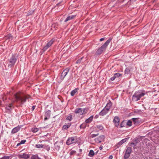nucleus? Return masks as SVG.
Segmentation results:
<instances>
[{
    "mask_svg": "<svg viewBox=\"0 0 159 159\" xmlns=\"http://www.w3.org/2000/svg\"><path fill=\"white\" fill-rule=\"evenodd\" d=\"M26 142V140H22L21 142H20V144H23L25 143V142Z\"/></svg>",
    "mask_w": 159,
    "mask_h": 159,
    "instance_id": "42",
    "label": "nucleus"
},
{
    "mask_svg": "<svg viewBox=\"0 0 159 159\" xmlns=\"http://www.w3.org/2000/svg\"><path fill=\"white\" fill-rule=\"evenodd\" d=\"M18 58V55L16 54L12 55L10 58L9 59L8 66L10 67H13L15 65Z\"/></svg>",
    "mask_w": 159,
    "mask_h": 159,
    "instance_id": "3",
    "label": "nucleus"
},
{
    "mask_svg": "<svg viewBox=\"0 0 159 159\" xmlns=\"http://www.w3.org/2000/svg\"><path fill=\"white\" fill-rule=\"evenodd\" d=\"M20 144H21L20 143H18L17 144V145L16 146H19L20 145Z\"/></svg>",
    "mask_w": 159,
    "mask_h": 159,
    "instance_id": "52",
    "label": "nucleus"
},
{
    "mask_svg": "<svg viewBox=\"0 0 159 159\" xmlns=\"http://www.w3.org/2000/svg\"><path fill=\"white\" fill-rule=\"evenodd\" d=\"M139 119V118H133L131 120H133L134 124L137 125L139 124L140 122V121L138 120Z\"/></svg>",
    "mask_w": 159,
    "mask_h": 159,
    "instance_id": "20",
    "label": "nucleus"
},
{
    "mask_svg": "<svg viewBox=\"0 0 159 159\" xmlns=\"http://www.w3.org/2000/svg\"><path fill=\"white\" fill-rule=\"evenodd\" d=\"M129 138L124 139L120 141L117 144V145H119V146H120V145L126 142L127 140L129 139Z\"/></svg>",
    "mask_w": 159,
    "mask_h": 159,
    "instance_id": "17",
    "label": "nucleus"
},
{
    "mask_svg": "<svg viewBox=\"0 0 159 159\" xmlns=\"http://www.w3.org/2000/svg\"><path fill=\"white\" fill-rule=\"evenodd\" d=\"M136 1V0H130V1L131 2H135Z\"/></svg>",
    "mask_w": 159,
    "mask_h": 159,
    "instance_id": "51",
    "label": "nucleus"
},
{
    "mask_svg": "<svg viewBox=\"0 0 159 159\" xmlns=\"http://www.w3.org/2000/svg\"><path fill=\"white\" fill-rule=\"evenodd\" d=\"M70 70V68H67L64 70L61 73V80H63L66 76Z\"/></svg>",
    "mask_w": 159,
    "mask_h": 159,
    "instance_id": "9",
    "label": "nucleus"
},
{
    "mask_svg": "<svg viewBox=\"0 0 159 159\" xmlns=\"http://www.w3.org/2000/svg\"><path fill=\"white\" fill-rule=\"evenodd\" d=\"M120 119L118 116H115L113 119V122L116 127H118L119 125Z\"/></svg>",
    "mask_w": 159,
    "mask_h": 159,
    "instance_id": "10",
    "label": "nucleus"
},
{
    "mask_svg": "<svg viewBox=\"0 0 159 159\" xmlns=\"http://www.w3.org/2000/svg\"><path fill=\"white\" fill-rule=\"evenodd\" d=\"M55 0H51V1H54Z\"/></svg>",
    "mask_w": 159,
    "mask_h": 159,
    "instance_id": "56",
    "label": "nucleus"
},
{
    "mask_svg": "<svg viewBox=\"0 0 159 159\" xmlns=\"http://www.w3.org/2000/svg\"><path fill=\"white\" fill-rule=\"evenodd\" d=\"M139 140L138 138L135 139L133 142H132L131 143V145H133V146L135 147L136 145L137 144L139 143Z\"/></svg>",
    "mask_w": 159,
    "mask_h": 159,
    "instance_id": "22",
    "label": "nucleus"
},
{
    "mask_svg": "<svg viewBox=\"0 0 159 159\" xmlns=\"http://www.w3.org/2000/svg\"><path fill=\"white\" fill-rule=\"evenodd\" d=\"M116 0H112V2H114V1H115Z\"/></svg>",
    "mask_w": 159,
    "mask_h": 159,
    "instance_id": "54",
    "label": "nucleus"
},
{
    "mask_svg": "<svg viewBox=\"0 0 159 159\" xmlns=\"http://www.w3.org/2000/svg\"><path fill=\"white\" fill-rule=\"evenodd\" d=\"M112 39L110 38L106 42L98 49L95 52L96 55H98L102 53L103 52L105 51L110 42L111 41Z\"/></svg>",
    "mask_w": 159,
    "mask_h": 159,
    "instance_id": "2",
    "label": "nucleus"
},
{
    "mask_svg": "<svg viewBox=\"0 0 159 159\" xmlns=\"http://www.w3.org/2000/svg\"><path fill=\"white\" fill-rule=\"evenodd\" d=\"M96 127L100 130H102L103 129V127L101 125H97L96 126Z\"/></svg>",
    "mask_w": 159,
    "mask_h": 159,
    "instance_id": "32",
    "label": "nucleus"
},
{
    "mask_svg": "<svg viewBox=\"0 0 159 159\" xmlns=\"http://www.w3.org/2000/svg\"><path fill=\"white\" fill-rule=\"evenodd\" d=\"M89 108L85 107L84 108H78L75 109L74 112L75 114H79L80 115H84L88 111Z\"/></svg>",
    "mask_w": 159,
    "mask_h": 159,
    "instance_id": "5",
    "label": "nucleus"
},
{
    "mask_svg": "<svg viewBox=\"0 0 159 159\" xmlns=\"http://www.w3.org/2000/svg\"><path fill=\"white\" fill-rule=\"evenodd\" d=\"M145 93L141 92L140 91L136 92L132 97V100L136 102L139 100L141 98L143 97Z\"/></svg>",
    "mask_w": 159,
    "mask_h": 159,
    "instance_id": "4",
    "label": "nucleus"
},
{
    "mask_svg": "<svg viewBox=\"0 0 159 159\" xmlns=\"http://www.w3.org/2000/svg\"><path fill=\"white\" fill-rule=\"evenodd\" d=\"M83 57H82L80 59L78 60L77 61H76V63L78 64V63H80L82 61V59H83Z\"/></svg>",
    "mask_w": 159,
    "mask_h": 159,
    "instance_id": "38",
    "label": "nucleus"
},
{
    "mask_svg": "<svg viewBox=\"0 0 159 159\" xmlns=\"http://www.w3.org/2000/svg\"><path fill=\"white\" fill-rule=\"evenodd\" d=\"M112 158H113V156L112 155L110 156L109 157V159H112Z\"/></svg>",
    "mask_w": 159,
    "mask_h": 159,
    "instance_id": "49",
    "label": "nucleus"
},
{
    "mask_svg": "<svg viewBox=\"0 0 159 159\" xmlns=\"http://www.w3.org/2000/svg\"><path fill=\"white\" fill-rule=\"evenodd\" d=\"M76 16V15H71L70 16H68L66 19H65V20H64L65 22H66L67 21H68L70 20H72L74 18L75 16Z\"/></svg>",
    "mask_w": 159,
    "mask_h": 159,
    "instance_id": "19",
    "label": "nucleus"
},
{
    "mask_svg": "<svg viewBox=\"0 0 159 159\" xmlns=\"http://www.w3.org/2000/svg\"><path fill=\"white\" fill-rule=\"evenodd\" d=\"M55 147L56 149H58V150H59L60 148V146L58 145L55 146Z\"/></svg>",
    "mask_w": 159,
    "mask_h": 159,
    "instance_id": "44",
    "label": "nucleus"
},
{
    "mask_svg": "<svg viewBox=\"0 0 159 159\" xmlns=\"http://www.w3.org/2000/svg\"><path fill=\"white\" fill-rule=\"evenodd\" d=\"M132 121L130 120H128L127 121H126V125L129 126H131L132 125Z\"/></svg>",
    "mask_w": 159,
    "mask_h": 159,
    "instance_id": "29",
    "label": "nucleus"
},
{
    "mask_svg": "<svg viewBox=\"0 0 159 159\" xmlns=\"http://www.w3.org/2000/svg\"><path fill=\"white\" fill-rule=\"evenodd\" d=\"M93 116H91L89 118L87 119L85 121V122L86 123H91L93 120Z\"/></svg>",
    "mask_w": 159,
    "mask_h": 159,
    "instance_id": "18",
    "label": "nucleus"
},
{
    "mask_svg": "<svg viewBox=\"0 0 159 159\" xmlns=\"http://www.w3.org/2000/svg\"><path fill=\"white\" fill-rule=\"evenodd\" d=\"M38 155L37 154L32 155L31 157V159H37Z\"/></svg>",
    "mask_w": 159,
    "mask_h": 159,
    "instance_id": "34",
    "label": "nucleus"
},
{
    "mask_svg": "<svg viewBox=\"0 0 159 159\" xmlns=\"http://www.w3.org/2000/svg\"><path fill=\"white\" fill-rule=\"evenodd\" d=\"M112 105V103L111 102V101H109V102L107 103L105 107L107 109H108V110L109 111L110 109V107H111Z\"/></svg>",
    "mask_w": 159,
    "mask_h": 159,
    "instance_id": "23",
    "label": "nucleus"
},
{
    "mask_svg": "<svg viewBox=\"0 0 159 159\" xmlns=\"http://www.w3.org/2000/svg\"><path fill=\"white\" fill-rule=\"evenodd\" d=\"M15 102L20 105L23 104L27 100L29 102V99L30 98V95L28 94H15L14 95Z\"/></svg>",
    "mask_w": 159,
    "mask_h": 159,
    "instance_id": "1",
    "label": "nucleus"
},
{
    "mask_svg": "<svg viewBox=\"0 0 159 159\" xmlns=\"http://www.w3.org/2000/svg\"><path fill=\"white\" fill-rule=\"evenodd\" d=\"M99 149L100 150H101L102 149V146H101L99 147Z\"/></svg>",
    "mask_w": 159,
    "mask_h": 159,
    "instance_id": "50",
    "label": "nucleus"
},
{
    "mask_svg": "<svg viewBox=\"0 0 159 159\" xmlns=\"http://www.w3.org/2000/svg\"><path fill=\"white\" fill-rule=\"evenodd\" d=\"M78 89L77 88L75 89L74 90H72L70 93V95L71 96H74L75 94L77 92Z\"/></svg>",
    "mask_w": 159,
    "mask_h": 159,
    "instance_id": "25",
    "label": "nucleus"
},
{
    "mask_svg": "<svg viewBox=\"0 0 159 159\" xmlns=\"http://www.w3.org/2000/svg\"><path fill=\"white\" fill-rule=\"evenodd\" d=\"M72 115H70L69 116H68L66 118V120H68L70 121H71L72 120Z\"/></svg>",
    "mask_w": 159,
    "mask_h": 159,
    "instance_id": "33",
    "label": "nucleus"
},
{
    "mask_svg": "<svg viewBox=\"0 0 159 159\" xmlns=\"http://www.w3.org/2000/svg\"><path fill=\"white\" fill-rule=\"evenodd\" d=\"M116 77L114 75V76L112 77H111V78H110V80H111V81H113L116 78Z\"/></svg>",
    "mask_w": 159,
    "mask_h": 159,
    "instance_id": "43",
    "label": "nucleus"
},
{
    "mask_svg": "<svg viewBox=\"0 0 159 159\" xmlns=\"http://www.w3.org/2000/svg\"><path fill=\"white\" fill-rule=\"evenodd\" d=\"M76 138L75 137H72L69 138L67 140L66 143L68 145H69L72 143H76Z\"/></svg>",
    "mask_w": 159,
    "mask_h": 159,
    "instance_id": "6",
    "label": "nucleus"
},
{
    "mask_svg": "<svg viewBox=\"0 0 159 159\" xmlns=\"http://www.w3.org/2000/svg\"><path fill=\"white\" fill-rule=\"evenodd\" d=\"M114 75L115 76L116 78L121 76L122 75V74L119 73H117L115 74Z\"/></svg>",
    "mask_w": 159,
    "mask_h": 159,
    "instance_id": "36",
    "label": "nucleus"
},
{
    "mask_svg": "<svg viewBox=\"0 0 159 159\" xmlns=\"http://www.w3.org/2000/svg\"><path fill=\"white\" fill-rule=\"evenodd\" d=\"M130 72V70L129 69L126 68L125 70V72L126 73L128 74Z\"/></svg>",
    "mask_w": 159,
    "mask_h": 159,
    "instance_id": "40",
    "label": "nucleus"
},
{
    "mask_svg": "<svg viewBox=\"0 0 159 159\" xmlns=\"http://www.w3.org/2000/svg\"><path fill=\"white\" fill-rule=\"evenodd\" d=\"M44 146V145L42 144H36L35 146V147L38 148H43Z\"/></svg>",
    "mask_w": 159,
    "mask_h": 159,
    "instance_id": "27",
    "label": "nucleus"
},
{
    "mask_svg": "<svg viewBox=\"0 0 159 159\" xmlns=\"http://www.w3.org/2000/svg\"><path fill=\"white\" fill-rule=\"evenodd\" d=\"M105 39V38H102L100 39V41H102L104 40Z\"/></svg>",
    "mask_w": 159,
    "mask_h": 159,
    "instance_id": "46",
    "label": "nucleus"
},
{
    "mask_svg": "<svg viewBox=\"0 0 159 159\" xmlns=\"http://www.w3.org/2000/svg\"><path fill=\"white\" fill-rule=\"evenodd\" d=\"M109 111L108 109L104 107L99 113L100 116H103L106 115Z\"/></svg>",
    "mask_w": 159,
    "mask_h": 159,
    "instance_id": "13",
    "label": "nucleus"
},
{
    "mask_svg": "<svg viewBox=\"0 0 159 159\" xmlns=\"http://www.w3.org/2000/svg\"><path fill=\"white\" fill-rule=\"evenodd\" d=\"M132 152V148L130 147H127L124 155L125 158H128L130 156Z\"/></svg>",
    "mask_w": 159,
    "mask_h": 159,
    "instance_id": "7",
    "label": "nucleus"
},
{
    "mask_svg": "<svg viewBox=\"0 0 159 159\" xmlns=\"http://www.w3.org/2000/svg\"><path fill=\"white\" fill-rule=\"evenodd\" d=\"M10 157L9 156H4L0 158V159H9Z\"/></svg>",
    "mask_w": 159,
    "mask_h": 159,
    "instance_id": "39",
    "label": "nucleus"
},
{
    "mask_svg": "<svg viewBox=\"0 0 159 159\" xmlns=\"http://www.w3.org/2000/svg\"><path fill=\"white\" fill-rule=\"evenodd\" d=\"M95 118H97V115H96L95 116Z\"/></svg>",
    "mask_w": 159,
    "mask_h": 159,
    "instance_id": "53",
    "label": "nucleus"
},
{
    "mask_svg": "<svg viewBox=\"0 0 159 159\" xmlns=\"http://www.w3.org/2000/svg\"><path fill=\"white\" fill-rule=\"evenodd\" d=\"M87 126V124L85 122L83 123V124H81L80 127V129H85Z\"/></svg>",
    "mask_w": 159,
    "mask_h": 159,
    "instance_id": "26",
    "label": "nucleus"
},
{
    "mask_svg": "<svg viewBox=\"0 0 159 159\" xmlns=\"http://www.w3.org/2000/svg\"><path fill=\"white\" fill-rule=\"evenodd\" d=\"M61 2H59V3L57 4L56 5L57 6H60L61 5Z\"/></svg>",
    "mask_w": 159,
    "mask_h": 159,
    "instance_id": "47",
    "label": "nucleus"
},
{
    "mask_svg": "<svg viewBox=\"0 0 159 159\" xmlns=\"http://www.w3.org/2000/svg\"><path fill=\"white\" fill-rule=\"evenodd\" d=\"M137 112L139 113V114H141L142 113V112L140 110L139 111H138Z\"/></svg>",
    "mask_w": 159,
    "mask_h": 159,
    "instance_id": "48",
    "label": "nucleus"
},
{
    "mask_svg": "<svg viewBox=\"0 0 159 159\" xmlns=\"http://www.w3.org/2000/svg\"><path fill=\"white\" fill-rule=\"evenodd\" d=\"M13 108L14 107L13 104L10 103L8 105L6 106L5 109L8 111L7 112L10 113L11 112L12 108Z\"/></svg>",
    "mask_w": 159,
    "mask_h": 159,
    "instance_id": "12",
    "label": "nucleus"
},
{
    "mask_svg": "<svg viewBox=\"0 0 159 159\" xmlns=\"http://www.w3.org/2000/svg\"><path fill=\"white\" fill-rule=\"evenodd\" d=\"M5 39L7 40L8 39L9 41L11 40L12 39V36L11 35L8 34L6 36Z\"/></svg>",
    "mask_w": 159,
    "mask_h": 159,
    "instance_id": "30",
    "label": "nucleus"
},
{
    "mask_svg": "<svg viewBox=\"0 0 159 159\" xmlns=\"http://www.w3.org/2000/svg\"><path fill=\"white\" fill-rule=\"evenodd\" d=\"M54 40L52 39L50 41L47 43V44L43 47L42 49L43 52H45L48 48L50 47L53 43Z\"/></svg>",
    "mask_w": 159,
    "mask_h": 159,
    "instance_id": "8",
    "label": "nucleus"
},
{
    "mask_svg": "<svg viewBox=\"0 0 159 159\" xmlns=\"http://www.w3.org/2000/svg\"><path fill=\"white\" fill-rule=\"evenodd\" d=\"M31 130L34 133H35L38 131L39 130L37 128H32L31 129Z\"/></svg>",
    "mask_w": 159,
    "mask_h": 159,
    "instance_id": "31",
    "label": "nucleus"
},
{
    "mask_svg": "<svg viewBox=\"0 0 159 159\" xmlns=\"http://www.w3.org/2000/svg\"><path fill=\"white\" fill-rule=\"evenodd\" d=\"M35 107V106H33L32 107V111H33L34 110V109Z\"/></svg>",
    "mask_w": 159,
    "mask_h": 159,
    "instance_id": "45",
    "label": "nucleus"
},
{
    "mask_svg": "<svg viewBox=\"0 0 159 159\" xmlns=\"http://www.w3.org/2000/svg\"><path fill=\"white\" fill-rule=\"evenodd\" d=\"M76 152L74 150H72L70 151V156H72L75 155L76 154Z\"/></svg>",
    "mask_w": 159,
    "mask_h": 159,
    "instance_id": "37",
    "label": "nucleus"
},
{
    "mask_svg": "<svg viewBox=\"0 0 159 159\" xmlns=\"http://www.w3.org/2000/svg\"><path fill=\"white\" fill-rule=\"evenodd\" d=\"M94 155V153L92 150H91L89 153V156L91 157H93Z\"/></svg>",
    "mask_w": 159,
    "mask_h": 159,
    "instance_id": "28",
    "label": "nucleus"
},
{
    "mask_svg": "<svg viewBox=\"0 0 159 159\" xmlns=\"http://www.w3.org/2000/svg\"><path fill=\"white\" fill-rule=\"evenodd\" d=\"M80 152L81 151H82V149H80Z\"/></svg>",
    "mask_w": 159,
    "mask_h": 159,
    "instance_id": "55",
    "label": "nucleus"
},
{
    "mask_svg": "<svg viewBox=\"0 0 159 159\" xmlns=\"http://www.w3.org/2000/svg\"><path fill=\"white\" fill-rule=\"evenodd\" d=\"M20 128L21 127L19 126L14 128L12 129L11 131V133L15 134L17 132L20 130Z\"/></svg>",
    "mask_w": 159,
    "mask_h": 159,
    "instance_id": "16",
    "label": "nucleus"
},
{
    "mask_svg": "<svg viewBox=\"0 0 159 159\" xmlns=\"http://www.w3.org/2000/svg\"><path fill=\"white\" fill-rule=\"evenodd\" d=\"M105 139V136L102 135L99 136L98 138H95V140L96 142L98 143H100Z\"/></svg>",
    "mask_w": 159,
    "mask_h": 159,
    "instance_id": "11",
    "label": "nucleus"
},
{
    "mask_svg": "<svg viewBox=\"0 0 159 159\" xmlns=\"http://www.w3.org/2000/svg\"><path fill=\"white\" fill-rule=\"evenodd\" d=\"M51 112V111L50 110H48L45 113L44 115L45 118L44 119V120H46L49 119L50 117Z\"/></svg>",
    "mask_w": 159,
    "mask_h": 159,
    "instance_id": "14",
    "label": "nucleus"
},
{
    "mask_svg": "<svg viewBox=\"0 0 159 159\" xmlns=\"http://www.w3.org/2000/svg\"><path fill=\"white\" fill-rule=\"evenodd\" d=\"M126 125V120H123L120 125V128L124 127Z\"/></svg>",
    "mask_w": 159,
    "mask_h": 159,
    "instance_id": "24",
    "label": "nucleus"
},
{
    "mask_svg": "<svg viewBox=\"0 0 159 159\" xmlns=\"http://www.w3.org/2000/svg\"><path fill=\"white\" fill-rule=\"evenodd\" d=\"M98 134H98V133L97 134H93L91 135L92 138H94V137H95L96 136H98Z\"/></svg>",
    "mask_w": 159,
    "mask_h": 159,
    "instance_id": "41",
    "label": "nucleus"
},
{
    "mask_svg": "<svg viewBox=\"0 0 159 159\" xmlns=\"http://www.w3.org/2000/svg\"><path fill=\"white\" fill-rule=\"evenodd\" d=\"M19 157L20 158L27 159L30 157V155L29 154L24 153L23 154L19 155Z\"/></svg>",
    "mask_w": 159,
    "mask_h": 159,
    "instance_id": "15",
    "label": "nucleus"
},
{
    "mask_svg": "<svg viewBox=\"0 0 159 159\" xmlns=\"http://www.w3.org/2000/svg\"><path fill=\"white\" fill-rule=\"evenodd\" d=\"M128 158H125V157H124V159H127Z\"/></svg>",
    "mask_w": 159,
    "mask_h": 159,
    "instance_id": "57",
    "label": "nucleus"
},
{
    "mask_svg": "<svg viewBox=\"0 0 159 159\" xmlns=\"http://www.w3.org/2000/svg\"><path fill=\"white\" fill-rule=\"evenodd\" d=\"M71 125V123H68L67 124L64 125L62 127V129H67L70 127Z\"/></svg>",
    "mask_w": 159,
    "mask_h": 159,
    "instance_id": "21",
    "label": "nucleus"
},
{
    "mask_svg": "<svg viewBox=\"0 0 159 159\" xmlns=\"http://www.w3.org/2000/svg\"><path fill=\"white\" fill-rule=\"evenodd\" d=\"M43 148L45 149L47 151H48L50 150V147L48 145H44V146L43 147Z\"/></svg>",
    "mask_w": 159,
    "mask_h": 159,
    "instance_id": "35",
    "label": "nucleus"
}]
</instances>
